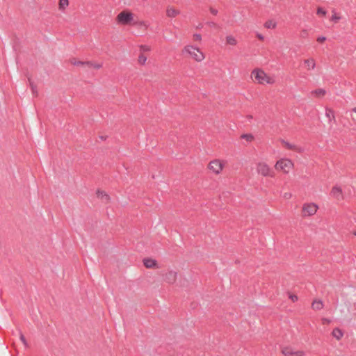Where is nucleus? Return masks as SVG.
I'll list each match as a JSON object with an SVG mask.
<instances>
[{"label": "nucleus", "instance_id": "nucleus-1", "mask_svg": "<svg viewBox=\"0 0 356 356\" xmlns=\"http://www.w3.org/2000/svg\"><path fill=\"white\" fill-rule=\"evenodd\" d=\"M182 54L197 62H201L205 58L204 54L198 47L194 45L185 46L182 50Z\"/></svg>", "mask_w": 356, "mask_h": 356}, {"label": "nucleus", "instance_id": "nucleus-2", "mask_svg": "<svg viewBox=\"0 0 356 356\" xmlns=\"http://www.w3.org/2000/svg\"><path fill=\"white\" fill-rule=\"evenodd\" d=\"M252 77L259 84H273L275 83V79L273 77L268 76L264 71L260 69H254L252 72Z\"/></svg>", "mask_w": 356, "mask_h": 356}, {"label": "nucleus", "instance_id": "nucleus-3", "mask_svg": "<svg viewBox=\"0 0 356 356\" xmlns=\"http://www.w3.org/2000/svg\"><path fill=\"white\" fill-rule=\"evenodd\" d=\"M134 21V15L129 11H122L116 17V22L120 25H133Z\"/></svg>", "mask_w": 356, "mask_h": 356}, {"label": "nucleus", "instance_id": "nucleus-4", "mask_svg": "<svg viewBox=\"0 0 356 356\" xmlns=\"http://www.w3.org/2000/svg\"><path fill=\"white\" fill-rule=\"evenodd\" d=\"M256 170L257 173L263 177H275V172L273 169L264 162H259L257 164Z\"/></svg>", "mask_w": 356, "mask_h": 356}, {"label": "nucleus", "instance_id": "nucleus-5", "mask_svg": "<svg viewBox=\"0 0 356 356\" xmlns=\"http://www.w3.org/2000/svg\"><path fill=\"white\" fill-rule=\"evenodd\" d=\"M293 167V163L291 160L289 159H281L278 160L275 165V168L277 170H282L284 173H288Z\"/></svg>", "mask_w": 356, "mask_h": 356}, {"label": "nucleus", "instance_id": "nucleus-6", "mask_svg": "<svg viewBox=\"0 0 356 356\" xmlns=\"http://www.w3.org/2000/svg\"><path fill=\"white\" fill-rule=\"evenodd\" d=\"M318 206L314 203L305 204L302 207V212L305 216H312L317 211Z\"/></svg>", "mask_w": 356, "mask_h": 356}, {"label": "nucleus", "instance_id": "nucleus-7", "mask_svg": "<svg viewBox=\"0 0 356 356\" xmlns=\"http://www.w3.org/2000/svg\"><path fill=\"white\" fill-rule=\"evenodd\" d=\"M223 168V163L219 160H213L209 164V168L216 174H219Z\"/></svg>", "mask_w": 356, "mask_h": 356}, {"label": "nucleus", "instance_id": "nucleus-8", "mask_svg": "<svg viewBox=\"0 0 356 356\" xmlns=\"http://www.w3.org/2000/svg\"><path fill=\"white\" fill-rule=\"evenodd\" d=\"M330 195L338 200H343V191L340 186H334L332 187Z\"/></svg>", "mask_w": 356, "mask_h": 356}, {"label": "nucleus", "instance_id": "nucleus-9", "mask_svg": "<svg viewBox=\"0 0 356 356\" xmlns=\"http://www.w3.org/2000/svg\"><path fill=\"white\" fill-rule=\"evenodd\" d=\"M72 64L74 65H76V66H83V67H94V68H96V69H99L102 67V65L100 64H93L91 62H83V61H74L72 63Z\"/></svg>", "mask_w": 356, "mask_h": 356}, {"label": "nucleus", "instance_id": "nucleus-10", "mask_svg": "<svg viewBox=\"0 0 356 356\" xmlns=\"http://www.w3.org/2000/svg\"><path fill=\"white\" fill-rule=\"evenodd\" d=\"M281 143L285 146L286 148L289 149L294 150L298 152H302L303 151V149L301 147H298L293 144H291L284 140H282Z\"/></svg>", "mask_w": 356, "mask_h": 356}, {"label": "nucleus", "instance_id": "nucleus-11", "mask_svg": "<svg viewBox=\"0 0 356 356\" xmlns=\"http://www.w3.org/2000/svg\"><path fill=\"white\" fill-rule=\"evenodd\" d=\"M177 277V273L174 271H170L165 275V280L168 283H173L175 282Z\"/></svg>", "mask_w": 356, "mask_h": 356}, {"label": "nucleus", "instance_id": "nucleus-12", "mask_svg": "<svg viewBox=\"0 0 356 356\" xmlns=\"http://www.w3.org/2000/svg\"><path fill=\"white\" fill-rule=\"evenodd\" d=\"M97 197L105 203H107L110 200L109 195L106 194L104 191H97Z\"/></svg>", "mask_w": 356, "mask_h": 356}, {"label": "nucleus", "instance_id": "nucleus-13", "mask_svg": "<svg viewBox=\"0 0 356 356\" xmlns=\"http://www.w3.org/2000/svg\"><path fill=\"white\" fill-rule=\"evenodd\" d=\"M143 264L146 268H151L156 266V261L154 259H144Z\"/></svg>", "mask_w": 356, "mask_h": 356}, {"label": "nucleus", "instance_id": "nucleus-14", "mask_svg": "<svg viewBox=\"0 0 356 356\" xmlns=\"http://www.w3.org/2000/svg\"><path fill=\"white\" fill-rule=\"evenodd\" d=\"M325 115L328 118L329 122H331L332 120L335 121L334 113L332 109L326 108H325Z\"/></svg>", "mask_w": 356, "mask_h": 356}, {"label": "nucleus", "instance_id": "nucleus-15", "mask_svg": "<svg viewBox=\"0 0 356 356\" xmlns=\"http://www.w3.org/2000/svg\"><path fill=\"white\" fill-rule=\"evenodd\" d=\"M312 307L314 310H321L323 307V302L320 300L313 301Z\"/></svg>", "mask_w": 356, "mask_h": 356}, {"label": "nucleus", "instance_id": "nucleus-16", "mask_svg": "<svg viewBox=\"0 0 356 356\" xmlns=\"http://www.w3.org/2000/svg\"><path fill=\"white\" fill-rule=\"evenodd\" d=\"M308 70H314L316 67L315 60L313 58L306 59L304 61Z\"/></svg>", "mask_w": 356, "mask_h": 356}, {"label": "nucleus", "instance_id": "nucleus-17", "mask_svg": "<svg viewBox=\"0 0 356 356\" xmlns=\"http://www.w3.org/2000/svg\"><path fill=\"white\" fill-rule=\"evenodd\" d=\"M179 13L178 10H175L172 8H168L166 10V14L169 17H175Z\"/></svg>", "mask_w": 356, "mask_h": 356}, {"label": "nucleus", "instance_id": "nucleus-18", "mask_svg": "<svg viewBox=\"0 0 356 356\" xmlns=\"http://www.w3.org/2000/svg\"><path fill=\"white\" fill-rule=\"evenodd\" d=\"M332 335L337 339L339 340L343 337V333L339 328H334L332 330Z\"/></svg>", "mask_w": 356, "mask_h": 356}, {"label": "nucleus", "instance_id": "nucleus-19", "mask_svg": "<svg viewBox=\"0 0 356 356\" xmlns=\"http://www.w3.org/2000/svg\"><path fill=\"white\" fill-rule=\"evenodd\" d=\"M226 42L228 44L234 46L237 44L236 39L232 35H227L226 37Z\"/></svg>", "mask_w": 356, "mask_h": 356}, {"label": "nucleus", "instance_id": "nucleus-20", "mask_svg": "<svg viewBox=\"0 0 356 356\" xmlns=\"http://www.w3.org/2000/svg\"><path fill=\"white\" fill-rule=\"evenodd\" d=\"M325 93L326 91L322 88H318L312 92V94L315 95L316 96H323Z\"/></svg>", "mask_w": 356, "mask_h": 356}, {"label": "nucleus", "instance_id": "nucleus-21", "mask_svg": "<svg viewBox=\"0 0 356 356\" xmlns=\"http://www.w3.org/2000/svg\"><path fill=\"white\" fill-rule=\"evenodd\" d=\"M276 25H277L276 22H275L273 20H268V21L266 22L264 24V26L266 29H275L276 27Z\"/></svg>", "mask_w": 356, "mask_h": 356}, {"label": "nucleus", "instance_id": "nucleus-22", "mask_svg": "<svg viewBox=\"0 0 356 356\" xmlns=\"http://www.w3.org/2000/svg\"><path fill=\"white\" fill-rule=\"evenodd\" d=\"M69 5L68 0H60L59 1V9L63 10L65 9Z\"/></svg>", "mask_w": 356, "mask_h": 356}, {"label": "nucleus", "instance_id": "nucleus-23", "mask_svg": "<svg viewBox=\"0 0 356 356\" xmlns=\"http://www.w3.org/2000/svg\"><path fill=\"white\" fill-rule=\"evenodd\" d=\"M133 25H137V26H143L145 27H147V24L144 21H138V20H135L134 21V24Z\"/></svg>", "mask_w": 356, "mask_h": 356}, {"label": "nucleus", "instance_id": "nucleus-24", "mask_svg": "<svg viewBox=\"0 0 356 356\" xmlns=\"http://www.w3.org/2000/svg\"><path fill=\"white\" fill-rule=\"evenodd\" d=\"M241 138L245 139L246 140H248L249 142L252 141L254 138L252 134H243L241 136Z\"/></svg>", "mask_w": 356, "mask_h": 356}, {"label": "nucleus", "instance_id": "nucleus-25", "mask_svg": "<svg viewBox=\"0 0 356 356\" xmlns=\"http://www.w3.org/2000/svg\"><path fill=\"white\" fill-rule=\"evenodd\" d=\"M282 353L284 355H293V352H292L290 348H284L283 350H282Z\"/></svg>", "mask_w": 356, "mask_h": 356}, {"label": "nucleus", "instance_id": "nucleus-26", "mask_svg": "<svg viewBox=\"0 0 356 356\" xmlns=\"http://www.w3.org/2000/svg\"><path fill=\"white\" fill-rule=\"evenodd\" d=\"M147 60V57L145 56L144 55H140L139 57H138V62L141 64V65H144L145 63Z\"/></svg>", "mask_w": 356, "mask_h": 356}, {"label": "nucleus", "instance_id": "nucleus-27", "mask_svg": "<svg viewBox=\"0 0 356 356\" xmlns=\"http://www.w3.org/2000/svg\"><path fill=\"white\" fill-rule=\"evenodd\" d=\"M193 40L195 41H201L202 35L199 33H195L193 35Z\"/></svg>", "mask_w": 356, "mask_h": 356}, {"label": "nucleus", "instance_id": "nucleus-28", "mask_svg": "<svg viewBox=\"0 0 356 356\" xmlns=\"http://www.w3.org/2000/svg\"><path fill=\"white\" fill-rule=\"evenodd\" d=\"M19 338H20V340L22 341V342L23 343V344L24 346H27V341L25 339V337L24 336V334L21 332L20 333V336H19Z\"/></svg>", "mask_w": 356, "mask_h": 356}, {"label": "nucleus", "instance_id": "nucleus-29", "mask_svg": "<svg viewBox=\"0 0 356 356\" xmlns=\"http://www.w3.org/2000/svg\"><path fill=\"white\" fill-rule=\"evenodd\" d=\"M317 14L318 15H325L326 11L323 8H318L317 9Z\"/></svg>", "mask_w": 356, "mask_h": 356}, {"label": "nucleus", "instance_id": "nucleus-30", "mask_svg": "<svg viewBox=\"0 0 356 356\" xmlns=\"http://www.w3.org/2000/svg\"><path fill=\"white\" fill-rule=\"evenodd\" d=\"M289 298L294 302L298 300V296L294 294L289 295Z\"/></svg>", "mask_w": 356, "mask_h": 356}, {"label": "nucleus", "instance_id": "nucleus-31", "mask_svg": "<svg viewBox=\"0 0 356 356\" xmlns=\"http://www.w3.org/2000/svg\"><path fill=\"white\" fill-rule=\"evenodd\" d=\"M207 24L210 26V27H213V28H218V26L217 25V24H216L215 22H207Z\"/></svg>", "mask_w": 356, "mask_h": 356}, {"label": "nucleus", "instance_id": "nucleus-32", "mask_svg": "<svg viewBox=\"0 0 356 356\" xmlns=\"http://www.w3.org/2000/svg\"><path fill=\"white\" fill-rule=\"evenodd\" d=\"M340 19L336 14L333 15L331 17V20L334 22H337Z\"/></svg>", "mask_w": 356, "mask_h": 356}, {"label": "nucleus", "instance_id": "nucleus-33", "mask_svg": "<svg viewBox=\"0 0 356 356\" xmlns=\"http://www.w3.org/2000/svg\"><path fill=\"white\" fill-rule=\"evenodd\" d=\"M293 355H295V356H303L304 355V353L302 351H296V352H293Z\"/></svg>", "mask_w": 356, "mask_h": 356}, {"label": "nucleus", "instance_id": "nucleus-34", "mask_svg": "<svg viewBox=\"0 0 356 356\" xmlns=\"http://www.w3.org/2000/svg\"><path fill=\"white\" fill-rule=\"evenodd\" d=\"M140 49H141V50H143L144 51H149L150 50V48L148 46H147V45H142L140 47Z\"/></svg>", "mask_w": 356, "mask_h": 356}, {"label": "nucleus", "instance_id": "nucleus-35", "mask_svg": "<svg viewBox=\"0 0 356 356\" xmlns=\"http://www.w3.org/2000/svg\"><path fill=\"white\" fill-rule=\"evenodd\" d=\"M322 322H323V324H329V323H330L331 320H330L328 318H323L322 319Z\"/></svg>", "mask_w": 356, "mask_h": 356}, {"label": "nucleus", "instance_id": "nucleus-36", "mask_svg": "<svg viewBox=\"0 0 356 356\" xmlns=\"http://www.w3.org/2000/svg\"><path fill=\"white\" fill-rule=\"evenodd\" d=\"M326 40V38L324 36H320L317 38V41L319 42H323Z\"/></svg>", "mask_w": 356, "mask_h": 356}, {"label": "nucleus", "instance_id": "nucleus-37", "mask_svg": "<svg viewBox=\"0 0 356 356\" xmlns=\"http://www.w3.org/2000/svg\"><path fill=\"white\" fill-rule=\"evenodd\" d=\"M210 12H211V13H212L214 15H217V13H218V10L213 8H210Z\"/></svg>", "mask_w": 356, "mask_h": 356}, {"label": "nucleus", "instance_id": "nucleus-38", "mask_svg": "<svg viewBox=\"0 0 356 356\" xmlns=\"http://www.w3.org/2000/svg\"><path fill=\"white\" fill-rule=\"evenodd\" d=\"M257 37L261 40H263L264 39V37L263 36V35L260 34V33H257Z\"/></svg>", "mask_w": 356, "mask_h": 356}, {"label": "nucleus", "instance_id": "nucleus-39", "mask_svg": "<svg viewBox=\"0 0 356 356\" xmlns=\"http://www.w3.org/2000/svg\"><path fill=\"white\" fill-rule=\"evenodd\" d=\"M31 88H32L33 92H35V88H34V87L33 86L32 84H31Z\"/></svg>", "mask_w": 356, "mask_h": 356}, {"label": "nucleus", "instance_id": "nucleus-40", "mask_svg": "<svg viewBox=\"0 0 356 356\" xmlns=\"http://www.w3.org/2000/svg\"><path fill=\"white\" fill-rule=\"evenodd\" d=\"M353 112H354V113H356V108H354L353 109Z\"/></svg>", "mask_w": 356, "mask_h": 356}, {"label": "nucleus", "instance_id": "nucleus-41", "mask_svg": "<svg viewBox=\"0 0 356 356\" xmlns=\"http://www.w3.org/2000/svg\"><path fill=\"white\" fill-rule=\"evenodd\" d=\"M354 235L356 236V230L354 232Z\"/></svg>", "mask_w": 356, "mask_h": 356}]
</instances>
